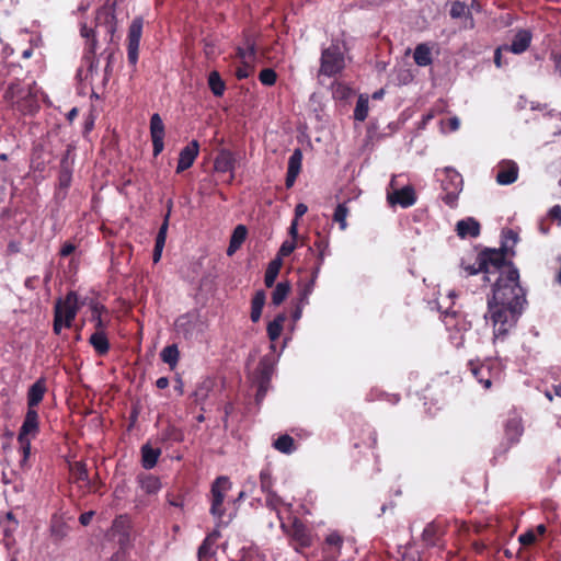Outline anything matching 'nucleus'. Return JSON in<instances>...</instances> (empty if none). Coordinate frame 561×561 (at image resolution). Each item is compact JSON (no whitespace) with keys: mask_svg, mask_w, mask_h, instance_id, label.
I'll return each mask as SVG.
<instances>
[{"mask_svg":"<svg viewBox=\"0 0 561 561\" xmlns=\"http://www.w3.org/2000/svg\"><path fill=\"white\" fill-rule=\"evenodd\" d=\"M208 85L216 96H221L225 92L226 84L217 71H211L208 76Z\"/></svg>","mask_w":561,"mask_h":561,"instance_id":"393cba45","label":"nucleus"},{"mask_svg":"<svg viewBox=\"0 0 561 561\" xmlns=\"http://www.w3.org/2000/svg\"><path fill=\"white\" fill-rule=\"evenodd\" d=\"M81 34L82 36L84 37H90L92 34H93V30L92 28H88L85 25L82 26L81 28Z\"/></svg>","mask_w":561,"mask_h":561,"instance_id":"774afa93","label":"nucleus"},{"mask_svg":"<svg viewBox=\"0 0 561 561\" xmlns=\"http://www.w3.org/2000/svg\"><path fill=\"white\" fill-rule=\"evenodd\" d=\"M503 53H507L505 49H504V45L499 47L496 50H495V54H494V62L497 67H502L503 66V62H502V54Z\"/></svg>","mask_w":561,"mask_h":561,"instance_id":"4d7b16f0","label":"nucleus"},{"mask_svg":"<svg viewBox=\"0 0 561 561\" xmlns=\"http://www.w3.org/2000/svg\"><path fill=\"white\" fill-rule=\"evenodd\" d=\"M38 432V415L34 409H28L25 420L21 426L18 440L23 454L21 461L24 465L31 453V438H34Z\"/></svg>","mask_w":561,"mask_h":561,"instance_id":"20e7f679","label":"nucleus"},{"mask_svg":"<svg viewBox=\"0 0 561 561\" xmlns=\"http://www.w3.org/2000/svg\"><path fill=\"white\" fill-rule=\"evenodd\" d=\"M79 310L78 296L69 293L64 300L55 306L54 332L59 334L64 327L70 328Z\"/></svg>","mask_w":561,"mask_h":561,"instance_id":"f03ea898","label":"nucleus"},{"mask_svg":"<svg viewBox=\"0 0 561 561\" xmlns=\"http://www.w3.org/2000/svg\"><path fill=\"white\" fill-rule=\"evenodd\" d=\"M70 472L76 481H88V471L84 463L78 461L70 465Z\"/></svg>","mask_w":561,"mask_h":561,"instance_id":"72a5a7b5","label":"nucleus"},{"mask_svg":"<svg viewBox=\"0 0 561 561\" xmlns=\"http://www.w3.org/2000/svg\"><path fill=\"white\" fill-rule=\"evenodd\" d=\"M450 16L453 19L462 20V25L466 28L473 27V19L471 16V10L465 2H454L450 8Z\"/></svg>","mask_w":561,"mask_h":561,"instance_id":"2eb2a0df","label":"nucleus"},{"mask_svg":"<svg viewBox=\"0 0 561 561\" xmlns=\"http://www.w3.org/2000/svg\"><path fill=\"white\" fill-rule=\"evenodd\" d=\"M298 174L287 172L286 186L291 187L297 179Z\"/></svg>","mask_w":561,"mask_h":561,"instance_id":"e2e57ef3","label":"nucleus"},{"mask_svg":"<svg viewBox=\"0 0 561 561\" xmlns=\"http://www.w3.org/2000/svg\"><path fill=\"white\" fill-rule=\"evenodd\" d=\"M125 557V552L123 550L117 551L113 557L112 561H122Z\"/></svg>","mask_w":561,"mask_h":561,"instance_id":"338daca9","label":"nucleus"},{"mask_svg":"<svg viewBox=\"0 0 561 561\" xmlns=\"http://www.w3.org/2000/svg\"><path fill=\"white\" fill-rule=\"evenodd\" d=\"M90 342L93 345V347L95 348V351L100 354H104L108 350L107 339L104 335V333L101 331L93 333L90 337Z\"/></svg>","mask_w":561,"mask_h":561,"instance_id":"bb28decb","label":"nucleus"},{"mask_svg":"<svg viewBox=\"0 0 561 561\" xmlns=\"http://www.w3.org/2000/svg\"><path fill=\"white\" fill-rule=\"evenodd\" d=\"M260 81L265 84V85H273L275 82H276V72L271 69V68H266V69H263L261 72H260Z\"/></svg>","mask_w":561,"mask_h":561,"instance_id":"a19ab883","label":"nucleus"},{"mask_svg":"<svg viewBox=\"0 0 561 561\" xmlns=\"http://www.w3.org/2000/svg\"><path fill=\"white\" fill-rule=\"evenodd\" d=\"M190 324H191V316H188V314L181 316L175 321V327H176L178 332L183 333L185 335V337H188L191 335L190 331H188Z\"/></svg>","mask_w":561,"mask_h":561,"instance_id":"e433bc0d","label":"nucleus"},{"mask_svg":"<svg viewBox=\"0 0 561 561\" xmlns=\"http://www.w3.org/2000/svg\"><path fill=\"white\" fill-rule=\"evenodd\" d=\"M168 221H169V214L165 216L164 221H163V224L161 225V227L159 229L156 242H160V243H164L165 244L167 231H168V226H169Z\"/></svg>","mask_w":561,"mask_h":561,"instance_id":"49530a36","label":"nucleus"},{"mask_svg":"<svg viewBox=\"0 0 561 561\" xmlns=\"http://www.w3.org/2000/svg\"><path fill=\"white\" fill-rule=\"evenodd\" d=\"M161 455V450L159 448H153L149 444H146L141 447V461L142 466L146 469H152Z\"/></svg>","mask_w":561,"mask_h":561,"instance_id":"aec40b11","label":"nucleus"},{"mask_svg":"<svg viewBox=\"0 0 561 561\" xmlns=\"http://www.w3.org/2000/svg\"><path fill=\"white\" fill-rule=\"evenodd\" d=\"M332 94L335 99H346L351 94V89L340 82H335L332 85Z\"/></svg>","mask_w":561,"mask_h":561,"instance_id":"58836bf2","label":"nucleus"},{"mask_svg":"<svg viewBox=\"0 0 561 561\" xmlns=\"http://www.w3.org/2000/svg\"><path fill=\"white\" fill-rule=\"evenodd\" d=\"M308 211V207L306 204L304 203H299L296 205V208H295V219H299L300 217H302Z\"/></svg>","mask_w":561,"mask_h":561,"instance_id":"6e6d98bb","label":"nucleus"},{"mask_svg":"<svg viewBox=\"0 0 561 561\" xmlns=\"http://www.w3.org/2000/svg\"><path fill=\"white\" fill-rule=\"evenodd\" d=\"M214 545L215 543L211 542V538L204 539L197 552L199 561H206L215 553Z\"/></svg>","mask_w":561,"mask_h":561,"instance_id":"2f4dec72","label":"nucleus"},{"mask_svg":"<svg viewBox=\"0 0 561 561\" xmlns=\"http://www.w3.org/2000/svg\"><path fill=\"white\" fill-rule=\"evenodd\" d=\"M435 527L433 525H427L422 534L423 540L428 545H434V535H435Z\"/></svg>","mask_w":561,"mask_h":561,"instance_id":"de8ad7c7","label":"nucleus"},{"mask_svg":"<svg viewBox=\"0 0 561 561\" xmlns=\"http://www.w3.org/2000/svg\"><path fill=\"white\" fill-rule=\"evenodd\" d=\"M103 307H100L99 305H93L92 307V320L96 322V328H102V319H101V310Z\"/></svg>","mask_w":561,"mask_h":561,"instance_id":"603ef678","label":"nucleus"},{"mask_svg":"<svg viewBox=\"0 0 561 561\" xmlns=\"http://www.w3.org/2000/svg\"><path fill=\"white\" fill-rule=\"evenodd\" d=\"M448 125H449V127H450V130L455 131V130H457V129L459 128V126H460V121H459V118H458V117H456V116H455V117H451V118H449V119H448Z\"/></svg>","mask_w":561,"mask_h":561,"instance_id":"680f3d73","label":"nucleus"},{"mask_svg":"<svg viewBox=\"0 0 561 561\" xmlns=\"http://www.w3.org/2000/svg\"><path fill=\"white\" fill-rule=\"evenodd\" d=\"M314 278H310V280H308L304 287L301 288L300 290V300L304 305H307L308 304V298L309 296L311 295V293L313 291V288H314Z\"/></svg>","mask_w":561,"mask_h":561,"instance_id":"37998d69","label":"nucleus"},{"mask_svg":"<svg viewBox=\"0 0 561 561\" xmlns=\"http://www.w3.org/2000/svg\"><path fill=\"white\" fill-rule=\"evenodd\" d=\"M156 385L159 389H164L169 386V379L167 377H160L157 381H156Z\"/></svg>","mask_w":561,"mask_h":561,"instance_id":"69168bd1","label":"nucleus"},{"mask_svg":"<svg viewBox=\"0 0 561 561\" xmlns=\"http://www.w3.org/2000/svg\"><path fill=\"white\" fill-rule=\"evenodd\" d=\"M296 247H297L296 240L291 239V240L284 241L279 248L277 257H279L282 260V257L288 256L289 254H291L295 251Z\"/></svg>","mask_w":561,"mask_h":561,"instance_id":"ea45409f","label":"nucleus"},{"mask_svg":"<svg viewBox=\"0 0 561 561\" xmlns=\"http://www.w3.org/2000/svg\"><path fill=\"white\" fill-rule=\"evenodd\" d=\"M549 216L552 218V219H556L559 221V225L561 226V206L559 205H554L550 211H549Z\"/></svg>","mask_w":561,"mask_h":561,"instance_id":"5fc2aeb1","label":"nucleus"},{"mask_svg":"<svg viewBox=\"0 0 561 561\" xmlns=\"http://www.w3.org/2000/svg\"><path fill=\"white\" fill-rule=\"evenodd\" d=\"M282 267V260L279 257L270 262L264 277V283L267 287H272Z\"/></svg>","mask_w":561,"mask_h":561,"instance_id":"5701e85b","label":"nucleus"},{"mask_svg":"<svg viewBox=\"0 0 561 561\" xmlns=\"http://www.w3.org/2000/svg\"><path fill=\"white\" fill-rule=\"evenodd\" d=\"M531 37L530 31L518 30L514 35L511 45H504V49L513 54H522L529 47Z\"/></svg>","mask_w":561,"mask_h":561,"instance_id":"ddd939ff","label":"nucleus"},{"mask_svg":"<svg viewBox=\"0 0 561 561\" xmlns=\"http://www.w3.org/2000/svg\"><path fill=\"white\" fill-rule=\"evenodd\" d=\"M230 488L231 483L226 477L217 478L211 486L210 513L217 518H221L224 516L225 510L222 507V502L227 491H229Z\"/></svg>","mask_w":561,"mask_h":561,"instance_id":"0eeeda50","label":"nucleus"},{"mask_svg":"<svg viewBox=\"0 0 561 561\" xmlns=\"http://www.w3.org/2000/svg\"><path fill=\"white\" fill-rule=\"evenodd\" d=\"M234 157L228 150H221L215 159V170L217 172H231L234 169Z\"/></svg>","mask_w":561,"mask_h":561,"instance_id":"f3484780","label":"nucleus"},{"mask_svg":"<svg viewBox=\"0 0 561 561\" xmlns=\"http://www.w3.org/2000/svg\"><path fill=\"white\" fill-rule=\"evenodd\" d=\"M348 213L350 210L345 204H339L335 208L333 219L340 225L341 230H345L347 228L346 218Z\"/></svg>","mask_w":561,"mask_h":561,"instance_id":"7c9ffc66","label":"nucleus"},{"mask_svg":"<svg viewBox=\"0 0 561 561\" xmlns=\"http://www.w3.org/2000/svg\"><path fill=\"white\" fill-rule=\"evenodd\" d=\"M391 192H388L387 198L391 205H400L403 208H408L415 204L416 196L412 186L407 185L402 188L396 187V176L390 182Z\"/></svg>","mask_w":561,"mask_h":561,"instance_id":"6e6552de","label":"nucleus"},{"mask_svg":"<svg viewBox=\"0 0 561 561\" xmlns=\"http://www.w3.org/2000/svg\"><path fill=\"white\" fill-rule=\"evenodd\" d=\"M325 542L331 546H335L339 549L342 546L343 539L337 533H331L327 538Z\"/></svg>","mask_w":561,"mask_h":561,"instance_id":"8fccbe9b","label":"nucleus"},{"mask_svg":"<svg viewBox=\"0 0 561 561\" xmlns=\"http://www.w3.org/2000/svg\"><path fill=\"white\" fill-rule=\"evenodd\" d=\"M209 382H203L196 390H195V398L196 401L204 400L207 397V393L209 391Z\"/></svg>","mask_w":561,"mask_h":561,"instance_id":"09e8293b","label":"nucleus"},{"mask_svg":"<svg viewBox=\"0 0 561 561\" xmlns=\"http://www.w3.org/2000/svg\"><path fill=\"white\" fill-rule=\"evenodd\" d=\"M413 57L415 64L422 67L428 66L432 62L431 49L424 44L416 46Z\"/></svg>","mask_w":561,"mask_h":561,"instance_id":"b1692460","label":"nucleus"},{"mask_svg":"<svg viewBox=\"0 0 561 561\" xmlns=\"http://www.w3.org/2000/svg\"><path fill=\"white\" fill-rule=\"evenodd\" d=\"M367 115H368V96L360 94L357 100V103H356V107L354 111V117L356 121L363 122L366 119Z\"/></svg>","mask_w":561,"mask_h":561,"instance_id":"cd10ccee","label":"nucleus"},{"mask_svg":"<svg viewBox=\"0 0 561 561\" xmlns=\"http://www.w3.org/2000/svg\"><path fill=\"white\" fill-rule=\"evenodd\" d=\"M280 527L294 541L296 551H300L301 548L311 546L312 535L298 518H294L289 527H287L286 524L282 522Z\"/></svg>","mask_w":561,"mask_h":561,"instance_id":"39448f33","label":"nucleus"},{"mask_svg":"<svg viewBox=\"0 0 561 561\" xmlns=\"http://www.w3.org/2000/svg\"><path fill=\"white\" fill-rule=\"evenodd\" d=\"M199 150V145L196 140L191 141L186 147H184L179 157V163L176 167V172L181 173L184 170L188 169L194 160L196 159Z\"/></svg>","mask_w":561,"mask_h":561,"instance_id":"f8f14e48","label":"nucleus"},{"mask_svg":"<svg viewBox=\"0 0 561 561\" xmlns=\"http://www.w3.org/2000/svg\"><path fill=\"white\" fill-rule=\"evenodd\" d=\"M94 516V512L93 511H89V512H85L83 514H81L79 520L80 523L83 525V526H87L90 524L92 517Z\"/></svg>","mask_w":561,"mask_h":561,"instance_id":"bf43d9fd","label":"nucleus"},{"mask_svg":"<svg viewBox=\"0 0 561 561\" xmlns=\"http://www.w3.org/2000/svg\"><path fill=\"white\" fill-rule=\"evenodd\" d=\"M150 135L153 145V154L158 156L163 150L164 125L159 114H153L150 119Z\"/></svg>","mask_w":561,"mask_h":561,"instance_id":"9b49d317","label":"nucleus"},{"mask_svg":"<svg viewBox=\"0 0 561 561\" xmlns=\"http://www.w3.org/2000/svg\"><path fill=\"white\" fill-rule=\"evenodd\" d=\"M274 447L284 454H290L294 451V439L289 435L279 436L274 442Z\"/></svg>","mask_w":561,"mask_h":561,"instance_id":"c756f323","label":"nucleus"},{"mask_svg":"<svg viewBox=\"0 0 561 561\" xmlns=\"http://www.w3.org/2000/svg\"><path fill=\"white\" fill-rule=\"evenodd\" d=\"M266 494V505L274 511H278V507L284 504V501L274 492L267 491Z\"/></svg>","mask_w":561,"mask_h":561,"instance_id":"4c0bfd02","label":"nucleus"},{"mask_svg":"<svg viewBox=\"0 0 561 561\" xmlns=\"http://www.w3.org/2000/svg\"><path fill=\"white\" fill-rule=\"evenodd\" d=\"M164 243L156 242L153 250V262L158 263L161 259Z\"/></svg>","mask_w":561,"mask_h":561,"instance_id":"864d4df0","label":"nucleus"},{"mask_svg":"<svg viewBox=\"0 0 561 561\" xmlns=\"http://www.w3.org/2000/svg\"><path fill=\"white\" fill-rule=\"evenodd\" d=\"M496 183L500 185H510L518 178V165L512 160H503L496 167Z\"/></svg>","mask_w":561,"mask_h":561,"instance_id":"1a4fd4ad","label":"nucleus"},{"mask_svg":"<svg viewBox=\"0 0 561 561\" xmlns=\"http://www.w3.org/2000/svg\"><path fill=\"white\" fill-rule=\"evenodd\" d=\"M285 320L286 316L280 313L272 322L268 323L267 335L272 342H275L279 337Z\"/></svg>","mask_w":561,"mask_h":561,"instance_id":"4be33fe9","label":"nucleus"},{"mask_svg":"<svg viewBox=\"0 0 561 561\" xmlns=\"http://www.w3.org/2000/svg\"><path fill=\"white\" fill-rule=\"evenodd\" d=\"M141 32L142 22L140 20L133 21L129 26L128 42L140 43Z\"/></svg>","mask_w":561,"mask_h":561,"instance_id":"f704fd0d","label":"nucleus"},{"mask_svg":"<svg viewBox=\"0 0 561 561\" xmlns=\"http://www.w3.org/2000/svg\"><path fill=\"white\" fill-rule=\"evenodd\" d=\"M461 268L468 275L482 272L486 282H491V276L496 275L484 318L493 325L494 340L504 339L515 325L526 301L517 268L511 262H506L503 251L497 250L481 252L472 264L462 259Z\"/></svg>","mask_w":561,"mask_h":561,"instance_id":"f257e3e1","label":"nucleus"},{"mask_svg":"<svg viewBox=\"0 0 561 561\" xmlns=\"http://www.w3.org/2000/svg\"><path fill=\"white\" fill-rule=\"evenodd\" d=\"M456 231L462 239L476 238L480 233V225L476 219L469 217L457 222Z\"/></svg>","mask_w":561,"mask_h":561,"instance_id":"dca6fc26","label":"nucleus"},{"mask_svg":"<svg viewBox=\"0 0 561 561\" xmlns=\"http://www.w3.org/2000/svg\"><path fill=\"white\" fill-rule=\"evenodd\" d=\"M260 479H261L262 491L264 493L267 491H271L272 483H271V476H270L268 471H266V470L261 471Z\"/></svg>","mask_w":561,"mask_h":561,"instance_id":"a18cd8bd","label":"nucleus"},{"mask_svg":"<svg viewBox=\"0 0 561 561\" xmlns=\"http://www.w3.org/2000/svg\"><path fill=\"white\" fill-rule=\"evenodd\" d=\"M301 161H302V153H301L300 149H296L293 152V154L289 157L287 172L299 174V172L301 170Z\"/></svg>","mask_w":561,"mask_h":561,"instance_id":"473e14b6","label":"nucleus"},{"mask_svg":"<svg viewBox=\"0 0 561 561\" xmlns=\"http://www.w3.org/2000/svg\"><path fill=\"white\" fill-rule=\"evenodd\" d=\"M179 355V350L174 344L165 346L160 354L161 359L171 368L175 367L178 364Z\"/></svg>","mask_w":561,"mask_h":561,"instance_id":"a878e982","label":"nucleus"},{"mask_svg":"<svg viewBox=\"0 0 561 561\" xmlns=\"http://www.w3.org/2000/svg\"><path fill=\"white\" fill-rule=\"evenodd\" d=\"M505 438L515 444L519 440L524 433L522 416L516 412H511L504 424Z\"/></svg>","mask_w":561,"mask_h":561,"instance_id":"9d476101","label":"nucleus"},{"mask_svg":"<svg viewBox=\"0 0 561 561\" xmlns=\"http://www.w3.org/2000/svg\"><path fill=\"white\" fill-rule=\"evenodd\" d=\"M238 57L241 59L243 66L237 69L236 76L238 79H245L251 72L250 62H252L255 57L254 45L249 44L247 48H239Z\"/></svg>","mask_w":561,"mask_h":561,"instance_id":"4468645a","label":"nucleus"},{"mask_svg":"<svg viewBox=\"0 0 561 561\" xmlns=\"http://www.w3.org/2000/svg\"><path fill=\"white\" fill-rule=\"evenodd\" d=\"M247 234H248V230H247L245 226L238 225L234 228L232 236L230 238V243H229L228 250H227V254L229 256H231L241 247V244L244 242V240L247 238Z\"/></svg>","mask_w":561,"mask_h":561,"instance_id":"6ab92c4d","label":"nucleus"},{"mask_svg":"<svg viewBox=\"0 0 561 561\" xmlns=\"http://www.w3.org/2000/svg\"><path fill=\"white\" fill-rule=\"evenodd\" d=\"M142 488L148 493H153V492H157L159 490L160 483H159L158 479H156V478H148V479L142 481Z\"/></svg>","mask_w":561,"mask_h":561,"instance_id":"c03bdc74","label":"nucleus"},{"mask_svg":"<svg viewBox=\"0 0 561 561\" xmlns=\"http://www.w3.org/2000/svg\"><path fill=\"white\" fill-rule=\"evenodd\" d=\"M518 540L522 545H525V546L531 545L536 540V535L533 530H529V531L520 535Z\"/></svg>","mask_w":561,"mask_h":561,"instance_id":"3c124183","label":"nucleus"},{"mask_svg":"<svg viewBox=\"0 0 561 561\" xmlns=\"http://www.w3.org/2000/svg\"><path fill=\"white\" fill-rule=\"evenodd\" d=\"M73 250H75V247L72 244H66L60 250V254L62 256H68V255H70L73 252Z\"/></svg>","mask_w":561,"mask_h":561,"instance_id":"0e129e2a","label":"nucleus"},{"mask_svg":"<svg viewBox=\"0 0 561 561\" xmlns=\"http://www.w3.org/2000/svg\"><path fill=\"white\" fill-rule=\"evenodd\" d=\"M289 290L290 285L288 283H278L272 294V302L275 306L280 305L287 297Z\"/></svg>","mask_w":561,"mask_h":561,"instance_id":"c85d7f7f","label":"nucleus"},{"mask_svg":"<svg viewBox=\"0 0 561 561\" xmlns=\"http://www.w3.org/2000/svg\"><path fill=\"white\" fill-rule=\"evenodd\" d=\"M318 248H319V264H322L324 255H325V250L328 249V242H320L318 244Z\"/></svg>","mask_w":561,"mask_h":561,"instance_id":"052dcab7","label":"nucleus"},{"mask_svg":"<svg viewBox=\"0 0 561 561\" xmlns=\"http://www.w3.org/2000/svg\"><path fill=\"white\" fill-rule=\"evenodd\" d=\"M264 304L265 293L263 290L256 291L251 305V320L253 322H257L260 320Z\"/></svg>","mask_w":561,"mask_h":561,"instance_id":"412c9836","label":"nucleus"},{"mask_svg":"<svg viewBox=\"0 0 561 561\" xmlns=\"http://www.w3.org/2000/svg\"><path fill=\"white\" fill-rule=\"evenodd\" d=\"M345 68V58L339 45L332 44L324 48L320 58L318 77H334Z\"/></svg>","mask_w":561,"mask_h":561,"instance_id":"7ed1b4c3","label":"nucleus"},{"mask_svg":"<svg viewBox=\"0 0 561 561\" xmlns=\"http://www.w3.org/2000/svg\"><path fill=\"white\" fill-rule=\"evenodd\" d=\"M488 371V368L483 365L481 366H473L471 365V373L472 375L481 382L483 383L484 388L489 389L491 387V380L489 378H484V374Z\"/></svg>","mask_w":561,"mask_h":561,"instance_id":"c9c22d12","label":"nucleus"},{"mask_svg":"<svg viewBox=\"0 0 561 561\" xmlns=\"http://www.w3.org/2000/svg\"><path fill=\"white\" fill-rule=\"evenodd\" d=\"M288 233L293 240H297V238H298V220L297 219H294L291 221Z\"/></svg>","mask_w":561,"mask_h":561,"instance_id":"13d9d810","label":"nucleus"},{"mask_svg":"<svg viewBox=\"0 0 561 561\" xmlns=\"http://www.w3.org/2000/svg\"><path fill=\"white\" fill-rule=\"evenodd\" d=\"M45 391L46 386L43 379L37 380L31 386L27 393L28 409H34L43 400Z\"/></svg>","mask_w":561,"mask_h":561,"instance_id":"a211bd4d","label":"nucleus"},{"mask_svg":"<svg viewBox=\"0 0 561 561\" xmlns=\"http://www.w3.org/2000/svg\"><path fill=\"white\" fill-rule=\"evenodd\" d=\"M446 178L443 180L442 186L445 191L443 201L450 207L456 205L459 193L462 191L461 175L451 169L445 170Z\"/></svg>","mask_w":561,"mask_h":561,"instance_id":"423d86ee","label":"nucleus"},{"mask_svg":"<svg viewBox=\"0 0 561 561\" xmlns=\"http://www.w3.org/2000/svg\"><path fill=\"white\" fill-rule=\"evenodd\" d=\"M139 43L128 42L127 58L130 65L135 66L138 60Z\"/></svg>","mask_w":561,"mask_h":561,"instance_id":"79ce46f5","label":"nucleus"}]
</instances>
